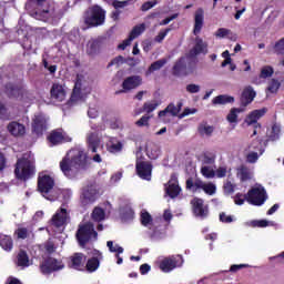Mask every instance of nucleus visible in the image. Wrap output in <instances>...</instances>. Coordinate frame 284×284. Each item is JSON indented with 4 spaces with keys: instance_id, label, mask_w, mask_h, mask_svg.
Wrapping results in <instances>:
<instances>
[{
    "instance_id": "obj_1",
    "label": "nucleus",
    "mask_w": 284,
    "mask_h": 284,
    "mask_svg": "<svg viewBox=\"0 0 284 284\" xmlns=\"http://www.w3.org/2000/svg\"><path fill=\"white\" fill-rule=\"evenodd\" d=\"M60 170L67 179H77L79 170H88V154L84 150L72 149L60 161Z\"/></svg>"
},
{
    "instance_id": "obj_2",
    "label": "nucleus",
    "mask_w": 284,
    "mask_h": 284,
    "mask_svg": "<svg viewBox=\"0 0 284 284\" xmlns=\"http://www.w3.org/2000/svg\"><path fill=\"white\" fill-rule=\"evenodd\" d=\"M108 12L99 4L89 7L83 13V22L87 28H100L105 24Z\"/></svg>"
},
{
    "instance_id": "obj_3",
    "label": "nucleus",
    "mask_w": 284,
    "mask_h": 284,
    "mask_svg": "<svg viewBox=\"0 0 284 284\" xmlns=\"http://www.w3.org/2000/svg\"><path fill=\"white\" fill-rule=\"evenodd\" d=\"M38 192L42 194L47 201H58L61 192L54 190V179L49 174H39L38 176Z\"/></svg>"
},
{
    "instance_id": "obj_4",
    "label": "nucleus",
    "mask_w": 284,
    "mask_h": 284,
    "mask_svg": "<svg viewBox=\"0 0 284 284\" xmlns=\"http://www.w3.org/2000/svg\"><path fill=\"white\" fill-rule=\"evenodd\" d=\"M34 162L28 158H20L17 160L14 168V176L18 181H29L34 176Z\"/></svg>"
},
{
    "instance_id": "obj_5",
    "label": "nucleus",
    "mask_w": 284,
    "mask_h": 284,
    "mask_svg": "<svg viewBox=\"0 0 284 284\" xmlns=\"http://www.w3.org/2000/svg\"><path fill=\"white\" fill-rule=\"evenodd\" d=\"M98 236L99 233L94 230L92 222L79 224L75 239L81 247H85V244L90 243V241H97Z\"/></svg>"
},
{
    "instance_id": "obj_6",
    "label": "nucleus",
    "mask_w": 284,
    "mask_h": 284,
    "mask_svg": "<svg viewBox=\"0 0 284 284\" xmlns=\"http://www.w3.org/2000/svg\"><path fill=\"white\" fill-rule=\"evenodd\" d=\"M186 190H190L191 192H199V190H203L209 196H214L216 194V184L209 182L205 183L201 179H194L189 178L185 182Z\"/></svg>"
},
{
    "instance_id": "obj_7",
    "label": "nucleus",
    "mask_w": 284,
    "mask_h": 284,
    "mask_svg": "<svg viewBox=\"0 0 284 284\" xmlns=\"http://www.w3.org/2000/svg\"><path fill=\"white\" fill-rule=\"evenodd\" d=\"M265 201H267V191L264 186L260 185L248 190L247 203L261 207V205H265Z\"/></svg>"
},
{
    "instance_id": "obj_8",
    "label": "nucleus",
    "mask_w": 284,
    "mask_h": 284,
    "mask_svg": "<svg viewBox=\"0 0 284 284\" xmlns=\"http://www.w3.org/2000/svg\"><path fill=\"white\" fill-rule=\"evenodd\" d=\"M65 268V264L63 260H57L52 256L47 257L40 264V272L44 275L52 274L53 272H61V270Z\"/></svg>"
},
{
    "instance_id": "obj_9",
    "label": "nucleus",
    "mask_w": 284,
    "mask_h": 284,
    "mask_svg": "<svg viewBox=\"0 0 284 284\" xmlns=\"http://www.w3.org/2000/svg\"><path fill=\"white\" fill-rule=\"evenodd\" d=\"M191 205H192V212L194 216H196V219L204 220V219H207V216L210 215V207L205 205V202L203 201V199L194 197L191 201Z\"/></svg>"
},
{
    "instance_id": "obj_10",
    "label": "nucleus",
    "mask_w": 284,
    "mask_h": 284,
    "mask_svg": "<svg viewBox=\"0 0 284 284\" xmlns=\"http://www.w3.org/2000/svg\"><path fill=\"white\" fill-rule=\"evenodd\" d=\"M47 139L51 145H61V143H70L72 141V138L63 129L51 131Z\"/></svg>"
},
{
    "instance_id": "obj_11",
    "label": "nucleus",
    "mask_w": 284,
    "mask_h": 284,
    "mask_svg": "<svg viewBox=\"0 0 284 284\" xmlns=\"http://www.w3.org/2000/svg\"><path fill=\"white\" fill-rule=\"evenodd\" d=\"M140 85H143V78L141 75H130L122 82V90L115 91V94H122V92H130V90H136Z\"/></svg>"
},
{
    "instance_id": "obj_12",
    "label": "nucleus",
    "mask_w": 284,
    "mask_h": 284,
    "mask_svg": "<svg viewBox=\"0 0 284 284\" xmlns=\"http://www.w3.org/2000/svg\"><path fill=\"white\" fill-rule=\"evenodd\" d=\"M183 265V256L176 255V256H171L162 260L160 262V270L162 272H172V270H176V267H181Z\"/></svg>"
},
{
    "instance_id": "obj_13",
    "label": "nucleus",
    "mask_w": 284,
    "mask_h": 284,
    "mask_svg": "<svg viewBox=\"0 0 284 284\" xmlns=\"http://www.w3.org/2000/svg\"><path fill=\"white\" fill-rule=\"evenodd\" d=\"M135 172L143 181H152V162L138 161L135 164Z\"/></svg>"
},
{
    "instance_id": "obj_14",
    "label": "nucleus",
    "mask_w": 284,
    "mask_h": 284,
    "mask_svg": "<svg viewBox=\"0 0 284 284\" xmlns=\"http://www.w3.org/2000/svg\"><path fill=\"white\" fill-rule=\"evenodd\" d=\"M88 260V256L83 253H74L70 257L69 267L71 270H77L78 272H85V261Z\"/></svg>"
},
{
    "instance_id": "obj_15",
    "label": "nucleus",
    "mask_w": 284,
    "mask_h": 284,
    "mask_svg": "<svg viewBox=\"0 0 284 284\" xmlns=\"http://www.w3.org/2000/svg\"><path fill=\"white\" fill-rule=\"evenodd\" d=\"M254 99H256V91H254V88H252V85L244 88L240 97L241 106L247 108Z\"/></svg>"
},
{
    "instance_id": "obj_16",
    "label": "nucleus",
    "mask_w": 284,
    "mask_h": 284,
    "mask_svg": "<svg viewBox=\"0 0 284 284\" xmlns=\"http://www.w3.org/2000/svg\"><path fill=\"white\" fill-rule=\"evenodd\" d=\"M199 54H207V42L203 41L201 37L195 38L194 47L189 51V57H199Z\"/></svg>"
},
{
    "instance_id": "obj_17",
    "label": "nucleus",
    "mask_w": 284,
    "mask_h": 284,
    "mask_svg": "<svg viewBox=\"0 0 284 284\" xmlns=\"http://www.w3.org/2000/svg\"><path fill=\"white\" fill-rule=\"evenodd\" d=\"M173 77H187L190 72L187 71V62L184 57H181L172 68Z\"/></svg>"
},
{
    "instance_id": "obj_18",
    "label": "nucleus",
    "mask_w": 284,
    "mask_h": 284,
    "mask_svg": "<svg viewBox=\"0 0 284 284\" xmlns=\"http://www.w3.org/2000/svg\"><path fill=\"white\" fill-rule=\"evenodd\" d=\"M68 219H70L68 210L60 207V210L52 216V225H54V227H63V225L68 223Z\"/></svg>"
},
{
    "instance_id": "obj_19",
    "label": "nucleus",
    "mask_w": 284,
    "mask_h": 284,
    "mask_svg": "<svg viewBox=\"0 0 284 284\" xmlns=\"http://www.w3.org/2000/svg\"><path fill=\"white\" fill-rule=\"evenodd\" d=\"M264 114H267V108L253 110L246 115L244 122L246 123V125H254V123L263 119Z\"/></svg>"
},
{
    "instance_id": "obj_20",
    "label": "nucleus",
    "mask_w": 284,
    "mask_h": 284,
    "mask_svg": "<svg viewBox=\"0 0 284 284\" xmlns=\"http://www.w3.org/2000/svg\"><path fill=\"white\" fill-rule=\"evenodd\" d=\"M165 190L166 194L171 199H176V196L181 194V186H179V180L174 175L171 176Z\"/></svg>"
},
{
    "instance_id": "obj_21",
    "label": "nucleus",
    "mask_w": 284,
    "mask_h": 284,
    "mask_svg": "<svg viewBox=\"0 0 284 284\" xmlns=\"http://www.w3.org/2000/svg\"><path fill=\"white\" fill-rule=\"evenodd\" d=\"M51 99L59 103L65 101V89L59 83H53L50 90Z\"/></svg>"
},
{
    "instance_id": "obj_22",
    "label": "nucleus",
    "mask_w": 284,
    "mask_h": 284,
    "mask_svg": "<svg viewBox=\"0 0 284 284\" xmlns=\"http://www.w3.org/2000/svg\"><path fill=\"white\" fill-rule=\"evenodd\" d=\"M205 19V13L203 9H197L195 11L194 16V28H193V34L197 37V34H201V30H203V23Z\"/></svg>"
},
{
    "instance_id": "obj_23",
    "label": "nucleus",
    "mask_w": 284,
    "mask_h": 284,
    "mask_svg": "<svg viewBox=\"0 0 284 284\" xmlns=\"http://www.w3.org/2000/svg\"><path fill=\"white\" fill-rule=\"evenodd\" d=\"M22 85L23 84H16V83L9 82L4 85V93L9 99L19 100Z\"/></svg>"
},
{
    "instance_id": "obj_24",
    "label": "nucleus",
    "mask_w": 284,
    "mask_h": 284,
    "mask_svg": "<svg viewBox=\"0 0 284 284\" xmlns=\"http://www.w3.org/2000/svg\"><path fill=\"white\" fill-rule=\"evenodd\" d=\"M32 133L36 134V136H43V132L47 130L45 126V120L41 116H36L32 121Z\"/></svg>"
},
{
    "instance_id": "obj_25",
    "label": "nucleus",
    "mask_w": 284,
    "mask_h": 284,
    "mask_svg": "<svg viewBox=\"0 0 284 284\" xmlns=\"http://www.w3.org/2000/svg\"><path fill=\"white\" fill-rule=\"evenodd\" d=\"M97 201V190L88 189L84 190L81 196V205L83 207H88V205H92Z\"/></svg>"
},
{
    "instance_id": "obj_26",
    "label": "nucleus",
    "mask_w": 284,
    "mask_h": 284,
    "mask_svg": "<svg viewBox=\"0 0 284 284\" xmlns=\"http://www.w3.org/2000/svg\"><path fill=\"white\" fill-rule=\"evenodd\" d=\"M100 258H103V255L101 254V252L98 251L97 257H91L87 261V264L84 265V271L89 272V274L97 272L101 265Z\"/></svg>"
},
{
    "instance_id": "obj_27",
    "label": "nucleus",
    "mask_w": 284,
    "mask_h": 284,
    "mask_svg": "<svg viewBox=\"0 0 284 284\" xmlns=\"http://www.w3.org/2000/svg\"><path fill=\"white\" fill-rule=\"evenodd\" d=\"M7 130L8 132H10V134L12 136H23L26 134V125L17 122V121H12L7 125Z\"/></svg>"
},
{
    "instance_id": "obj_28",
    "label": "nucleus",
    "mask_w": 284,
    "mask_h": 284,
    "mask_svg": "<svg viewBox=\"0 0 284 284\" xmlns=\"http://www.w3.org/2000/svg\"><path fill=\"white\" fill-rule=\"evenodd\" d=\"M183 108V102H178L176 105L174 103H170L164 110L159 112V116H165V114H171V116H179V112Z\"/></svg>"
},
{
    "instance_id": "obj_29",
    "label": "nucleus",
    "mask_w": 284,
    "mask_h": 284,
    "mask_svg": "<svg viewBox=\"0 0 284 284\" xmlns=\"http://www.w3.org/2000/svg\"><path fill=\"white\" fill-rule=\"evenodd\" d=\"M88 148L93 153L97 154L99 145H101V139L97 133H91L87 139Z\"/></svg>"
},
{
    "instance_id": "obj_30",
    "label": "nucleus",
    "mask_w": 284,
    "mask_h": 284,
    "mask_svg": "<svg viewBox=\"0 0 284 284\" xmlns=\"http://www.w3.org/2000/svg\"><path fill=\"white\" fill-rule=\"evenodd\" d=\"M85 78L83 77V74H77L71 99H79L81 97V90L83 88V80Z\"/></svg>"
},
{
    "instance_id": "obj_31",
    "label": "nucleus",
    "mask_w": 284,
    "mask_h": 284,
    "mask_svg": "<svg viewBox=\"0 0 284 284\" xmlns=\"http://www.w3.org/2000/svg\"><path fill=\"white\" fill-rule=\"evenodd\" d=\"M18 267H30V256L24 250H20L17 255Z\"/></svg>"
},
{
    "instance_id": "obj_32",
    "label": "nucleus",
    "mask_w": 284,
    "mask_h": 284,
    "mask_svg": "<svg viewBox=\"0 0 284 284\" xmlns=\"http://www.w3.org/2000/svg\"><path fill=\"white\" fill-rule=\"evenodd\" d=\"M237 176L240 178L242 183L252 181V171L246 165H241L237 169Z\"/></svg>"
},
{
    "instance_id": "obj_33",
    "label": "nucleus",
    "mask_w": 284,
    "mask_h": 284,
    "mask_svg": "<svg viewBox=\"0 0 284 284\" xmlns=\"http://www.w3.org/2000/svg\"><path fill=\"white\" fill-rule=\"evenodd\" d=\"M234 97L227 94H221L212 100L213 105H227V103H234Z\"/></svg>"
},
{
    "instance_id": "obj_34",
    "label": "nucleus",
    "mask_w": 284,
    "mask_h": 284,
    "mask_svg": "<svg viewBox=\"0 0 284 284\" xmlns=\"http://www.w3.org/2000/svg\"><path fill=\"white\" fill-rule=\"evenodd\" d=\"M0 246L4 252H12V248L14 247V242L12 241V237L10 235H3L0 237Z\"/></svg>"
},
{
    "instance_id": "obj_35",
    "label": "nucleus",
    "mask_w": 284,
    "mask_h": 284,
    "mask_svg": "<svg viewBox=\"0 0 284 284\" xmlns=\"http://www.w3.org/2000/svg\"><path fill=\"white\" fill-rule=\"evenodd\" d=\"M245 112L243 108H232L226 116L229 123H239V114Z\"/></svg>"
},
{
    "instance_id": "obj_36",
    "label": "nucleus",
    "mask_w": 284,
    "mask_h": 284,
    "mask_svg": "<svg viewBox=\"0 0 284 284\" xmlns=\"http://www.w3.org/2000/svg\"><path fill=\"white\" fill-rule=\"evenodd\" d=\"M144 32H145V23H141V24L133 27V29L131 30V32L129 34L130 41H134V39H136V37H141V34H143Z\"/></svg>"
},
{
    "instance_id": "obj_37",
    "label": "nucleus",
    "mask_w": 284,
    "mask_h": 284,
    "mask_svg": "<svg viewBox=\"0 0 284 284\" xmlns=\"http://www.w3.org/2000/svg\"><path fill=\"white\" fill-rule=\"evenodd\" d=\"M203 165H215L216 163V153L214 152H204L202 155Z\"/></svg>"
},
{
    "instance_id": "obj_38",
    "label": "nucleus",
    "mask_w": 284,
    "mask_h": 284,
    "mask_svg": "<svg viewBox=\"0 0 284 284\" xmlns=\"http://www.w3.org/2000/svg\"><path fill=\"white\" fill-rule=\"evenodd\" d=\"M159 108V102L156 100H153L151 102H145L142 106V109L136 113L141 114V112H146V114H150L154 112Z\"/></svg>"
},
{
    "instance_id": "obj_39",
    "label": "nucleus",
    "mask_w": 284,
    "mask_h": 284,
    "mask_svg": "<svg viewBox=\"0 0 284 284\" xmlns=\"http://www.w3.org/2000/svg\"><path fill=\"white\" fill-rule=\"evenodd\" d=\"M281 90V82L276 79H271L268 81V85L266 88V92H270V94H276Z\"/></svg>"
},
{
    "instance_id": "obj_40",
    "label": "nucleus",
    "mask_w": 284,
    "mask_h": 284,
    "mask_svg": "<svg viewBox=\"0 0 284 284\" xmlns=\"http://www.w3.org/2000/svg\"><path fill=\"white\" fill-rule=\"evenodd\" d=\"M91 217L93 221H97L98 223H101V221L105 220V211L99 206L94 207Z\"/></svg>"
},
{
    "instance_id": "obj_41",
    "label": "nucleus",
    "mask_w": 284,
    "mask_h": 284,
    "mask_svg": "<svg viewBox=\"0 0 284 284\" xmlns=\"http://www.w3.org/2000/svg\"><path fill=\"white\" fill-rule=\"evenodd\" d=\"M200 172L204 179H214L216 176V171L210 165H203Z\"/></svg>"
},
{
    "instance_id": "obj_42",
    "label": "nucleus",
    "mask_w": 284,
    "mask_h": 284,
    "mask_svg": "<svg viewBox=\"0 0 284 284\" xmlns=\"http://www.w3.org/2000/svg\"><path fill=\"white\" fill-rule=\"evenodd\" d=\"M165 63H168L166 59H160V60L151 63V65L148 69V74H152V72H156V70H161V68H163V65H165Z\"/></svg>"
},
{
    "instance_id": "obj_43",
    "label": "nucleus",
    "mask_w": 284,
    "mask_h": 284,
    "mask_svg": "<svg viewBox=\"0 0 284 284\" xmlns=\"http://www.w3.org/2000/svg\"><path fill=\"white\" fill-rule=\"evenodd\" d=\"M274 75V68L272 65H264L260 71V79H270Z\"/></svg>"
},
{
    "instance_id": "obj_44",
    "label": "nucleus",
    "mask_w": 284,
    "mask_h": 284,
    "mask_svg": "<svg viewBox=\"0 0 284 284\" xmlns=\"http://www.w3.org/2000/svg\"><path fill=\"white\" fill-rule=\"evenodd\" d=\"M197 130L202 135L205 134L206 136H212L214 132V126L207 124H200Z\"/></svg>"
},
{
    "instance_id": "obj_45",
    "label": "nucleus",
    "mask_w": 284,
    "mask_h": 284,
    "mask_svg": "<svg viewBox=\"0 0 284 284\" xmlns=\"http://www.w3.org/2000/svg\"><path fill=\"white\" fill-rule=\"evenodd\" d=\"M140 221L144 227H148V225H152V215L148 211H144L140 215Z\"/></svg>"
},
{
    "instance_id": "obj_46",
    "label": "nucleus",
    "mask_w": 284,
    "mask_h": 284,
    "mask_svg": "<svg viewBox=\"0 0 284 284\" xmlns=\"http://www.w3.org/2000/svg\"><path fill=\"white\" fill-rule=\"evenodd\" d=\"M281 139V124H273L271 132V141H278Z\"/></svg>"
},
{
    "instance_id": "obj_47",
    "label": "nucleus",
    "mask_w": 284,
    "mask_h": 284,
    "mask_svg": "<svg viewBox=\"0 0 284 284\" xmlns=\"http://www.w3.org/2000/svg\"><path fill=\"white\" fill-rule=\"evenodd\" d=\"M106 247H109V251L112 253L123 254V247L119 246V244L114 245V242L108 241Z\"/></svg>"
},
{
    "instance_id": "obj_48",
    "label": "nucleus",
    "mask_w": 284,
    "mask_h": 284,
    "mask_svg": "<svg viewBox=\"0 0 284 284\" xmlns=\"http://www.w3.org/2000/svg\"><path fill=\"white\" fill-rule=\"evenodd\" d=\"M273 50L275 54H284V37L275 42Z\"/></svg>"
},
{
    "instance_id": "obj_49",
    "label": "nucleus",
    "mask_w": 284,
    "mask_h": 284,
    "mask_svg": "<svg viewBox=\"0 0 284 284\" xmlns=\"http://www.w3.org/2000/svg\"><path fill=\"white\" fill-rule=\"evenodd\" d=\"M32 94L26 89V87H21L20 89V95L18 98V101H30Z\"/></svg>"
},
{
    "instance_id": "obj_50",
    "label": "nucleus",
    "mask_w": 284,
    "mask_h": 284,
    "mask_svg": "<svg viewBox=\"0 0 284 284\" xmlns=\"http://www.w3.org/2000/svg\"><path fill=\"white\" fill-rule=\"evenodd\" d=\"M122 150H123V143L121 142L112 143L111 145L108 146V152H110L111 154H116Z\"/></svg>"
},
{
    "instance_id": "obj_51",
    "label": "nucleus",
    "mask_w": 284,
    "mask_h": 284,
    "mask_svg": "<svg viewBox=\"0 0 284 284\" xmlns=\"http://www.w3.org/2000/svg\"><path fill=\"white\" fill-rule=\"evenodd\" d=\"M160 1L161 0H152L144 2L141 7L142 12H148V10H152V8H154V6H158Z\"/></svg>"
},
{
    "instance_id": "obj_52",
    "label": "nucleus",
    "mask_w": 284,
    "mask_h": 284,
    "mask_svg": "<svg viewBox=\"0 0 284 284\" xmlns=\"http://www.w3.org/2000/svg\"><path fill=\"white\" fill-rule=\"evenodd\" d=\"M170 28H166L164 31H160L158 33V36L154 38L155 43H163V40L165 39V37H168V34L170 33Z\"/></svg>"
},
{
    "instance_id": "obj_53",
    "label": "nucleus",
    "mask_w": 284,
    "mask_h": 284,
    "mask_svg": "<svg viewBox=\"0 0 284 284\" xmlns=\"http://www.w3.org/2000/svg\"><path fill=\"white\" fill-rule=\"evenodd\" d=\"M235 187L236 185H234L230 180H227L223 185L224 194H234Z\"/></svg>"
},
{
    "instance_id": "obj_54",
    "label": "nucleus",
    "mask_w": 284,
    "mask_h": 284,
    "mask_svg": "<svg viewBox=\"0 0 284 284\" xmlns=\"http://www.w3.org/2000/svg\"><path fill=\"white\" fill-rule=\"evenodd\" d=\"M16 235H17V239H21L22 241H26V239H28V236H29L28 229L19 227L16 231Z\"/></svg>"
},
{
    "instance_id": "obj_55",
    "label": "nucleus",
    "mask_w": 284,
    "mask_h": 284,
    "mask_svg": "<svg viewBox=\"0 0 284 284\" xmlns=\"http://www.w3.org/2000/svg\"><path fill=\"white\" fill-rule=\"evenodd\" d=\"M245 201H247V193L243 194V193H237L234 196V203L235 205H243V203H245Z\"/></svg>"
},
{
    "instance_id": "obj_56",
    "label": "nucleus",
    "mask_w": 284,
    "mask_h": 284,
    "mask_svg": "<svg viewBox=\"0 0 284 284\" xmlns=\"http://www.w3.org/2000/svg\"><path fill=\"white\" fill-rule=\"evenodd\" d=\"M44 250L47 254H54V252H57V245H54V242L48 241L44 243Z\"/></svg>"
},
{
    "instance_id": "obj_57",
    "label": "nucleus",
    "mask_w": 284,
    "mask_h": 284,
    "mask_svg": "<svg viewBox=\"0 0 284 284\" xmlns=\"http://www.w3.org/2000/svg\"><path fill=\"white\" fill-rule=\"evenodd\" d=\"M97 52H99V43L92 42L87 49V53L89 54V57H94Z\"/></svg>"
},
{
    "instance_id": "obj_58",
    "label": "nucleus",
    "mask_w": 284,
    "mask_h": 284,
    "mask_svg": "<svg viewBox=\"0 0 284 284\" xmlns=\"http://www.w3.org/2000/svg\"><path fill=\"white\" fill-rule=\"evenodd\" d=\"M252 227H267L270 222L267 220H254L251 222Z\"/></svg>"
},
{
    "instance_id": "obj_59",
    "label": "nucleus",
    "mask_w": 284,
    "mask_h": 284,
    "mask_svg": "<svg viewBox=\"0 0 284 284\" xmlns=\"http://www.w3.org/2000/svg\"><path fill=\"white\" fill-rule=\"evenodd\" d=\"M122 63H125V58H123V55H118L109 62L108 68H112V65H121Z\"/></svg>"
},
{
    "instance_id": "obj_60",
    "label": "nucleus",
    "mask_w": 284,
    "mask_h": 284,
    "mask_svg": "<svg viewBox=\"0 0 284 284\" xmlns=\"http://www.w3.org/2000/svg\"><path fill=\"white\" fill-rule=\"evenodd\" d=\"M215 176L217 179H225V176H227V168L220 166L217 170H215Z\"/></svg>"
},
{
    "instance_id": "obj_61",
    "label": "nucleus",
    "mask_w": 284,
    "mask_h": 284,
    "mask_svg": "<svg viewBox=\"0 0 284 284\" xmlns=\"http://www.w3.org/2000/svg\"><path fill=\"white\" fill-rule=\"evenodd\" d=\"M135 124L138 125V128H143L145 125H150V115H143L141 118V120H138L135 122Z\"/></svg>"
},
{
    "instance_id": "obj_62",
    "label": "nucleus",
    "mask_w": 284,
    "mask_h": 284,
    "mask_svg": "<svg viewBox=\"0 0 284 284\" xmlns=\"http://www.w3.org/2000/svg\"><path fill=\"white\" fill-rule=\"evenodd\" d=\"M186 92H189L190 94H196L201 92V87L197 84H187Z\"/></svg>"
},
{
    "instance_id": "obj_63",
    "label": "nucleus",
    "mask_w": 284,
    "mask_h": 284,
    "mask_svg": "<svg viewBox=\"0 0 284 284\" xmlns=\"http://www.w3.org/2000/svg\"><path fill=\"white\" fill-rule=\"evenodd\" d=\"M227 34H230V30L225 29V28H220L215 32V37H217V39H225V37H227Z\"/></svg>"
},
{
    "instance_id": "obj_64",
    "label": "nucleus",
    "mask_w": 284,
    "mask_h": 284,
    "mask_svg": "<svg viewBox=\"0 0 284 284\" xmlns=\"http://www.w3.org/2000/svg\"><path fill=\"white\" fill-rule=\"evenodd\" d=\"M247 163H256L258 161V153L251 152L246 155Z\"/></svg>"
}]
</instances>
